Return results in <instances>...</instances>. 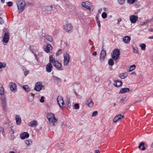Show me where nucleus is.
<instances>
[{
	"label": "nucleus",
	"mask_w": 153,
	"mask_h": 153,
	"mask_svg": "<svg viewBox=\"0 0 153 153\" xmlns=\"http://www.w3.org/2000/svg\"><path fill=\"white\" fill-rule=\"evenodd\" d=\"M18 11L19 13L22 12L25 8L26 2L23 0H18L16 2Z\"/></svg>",
	"instance_id": "f257e3e1"
},
{
	"label": "nucleus",
	"mask_w": 153,
	"mask_h": 153,
	"mask_svg": "<svg viewBox=\"0 0 153 153\" xmlns=\"http://www.w3.org/2000/svg\"><path fill=\"white\" fill-rule=\"evenodd\" d=\"M47 117L51 126H54L57 124V120L53 114L48 113L47 115Z\"/></svg>",
	"instance_id": "f03ea898"
},
{
	"label": "nucleus",
	"mask_w": 153,
	"mask_h": 153,
	"mask_svg": "<svg viewBox=\"0 0 153 153\" xmlns=\"http://www.w3.org/2000/svg\"><path fill=\"white\" fill-rule=\"evenodd\" d=\"M82 6L84 7L89 10H93L94 9V7L92 3L88 1L83 2L82 3Z\"/></svg>",
	"instance_id": "7ed1b4c3"
},
{
	"label": "nucleus",
	"mask_w": 153,
	"mask_h": 153,
	"mask_svg": "<svg viewBox=\"0 0 153 153\" xmlns=\"http://www.w3.org/2000/svg\"><path fill=\"white\" fill-rule=\"evenodd\" d=\"M1 106L4 111H6L7 109L6 98L4 96H1L0 97Z\"/></svg>",
	"instance_id": "20e7f679"
},
{
	"label": "nucleus",
	"mask_w": 153,
	"mask_h": 153,
	"mask_svg": "<svg viewBox=\"0 0 153 153\" xmlns=\"http://www.w3.org/2000/svg\"><path fill=\"white\" fill-rule=\"evenodd\" d=\"M120 55V51L119 49H116L113 51L112 57L113 59L115 60L117 59Z\"/></svg>",
	"instance_id": "39448f33"
},
{
	"label": "nucleus",
	"mask_w": 153,
	"mask_h": 153,
	"mask_svg": "<svg viewBox=\"0 0 153 153\" xmlns=\"http://www.w3.org/2000/svg\"><path fill=\"white\" fill-rule=\"evenodd\" d=\"M64 27L67 32H70L73 29V26L71 23L66 22L64 25Z\"/></svg>",
	"instance_id": "423d86ee"
},
{
	"label": "nucleus",
	"mask_w": 153,
	"mask_h": 153,
	"mask_svg": "<svg viewBox=\"0 0 153 153\" xmlns=\"http://www.w3.org/2000/svg\"><path fill=\"white\" fill-rule=\"evenodd\" d=\"M53 66L59 71H62L63 69L62 68V65L61 63L59 62L58 61H55L53 63Z\"/></svg>",
	"instance_id": "0eeeda50"
},
{
	"label": "nucleus",
	"mask_w": 153,
	"mask_h": 153,
	"mask_svg": "<svg viewBox=\"0 0 153 153\" xmlns=\"http://www.w3.org/2000/svg\"><path fill=\"white\" fill-rule=\"evenodd\" d=\"M106 51L104 50V48H103L101 51L100 55V60L101 62H102L104 61L106 58Z\"/></svg>",
	"instance_id": "6e6552de"
},
{
	"label": "nucleus",
	"mask_w": 153,
	"mask_h": 153,
	"mask_svg": "<svg viewBox=\"0 0 153 153\" xmlns=\"http://www.w3.org/2000/svg\"><path fill=\"white\" fill-rule=\"evenodd\" d=\"M64 58L63 61L64 65V66L67 65L69 63L70 60V56L69 54L68 53H65L64 55Z\"/></svg>",
	"instance_id": "1a4fd4ad"
},
{
	"label": "nucleus",
	"mask_w": 153,
	"mask_h": 153,
	"mask_svg": "<svg viewBox=\"0 0 153 153\" xmlns=\"http://www.w3.org/2000/svg\"><path fill=\"white\" fill-rule=\"evenodd\" d=\"M124 118V116L123 115H122L121 114H119L116 116L114 118L113 121L114 122L116 123L117 121H120L122 119H123Z\"/></svg>",
	"instance_id": "9d476101"
},
{
	"label": "nucleus",
	"mask_w": 153,
	"mask_h": 153,
	"mask_svg": "<svg viewBox=\"0 0 153 153\" xmlns=\"http://www.w3.org/2000/svg\"><path fill=\"white\" fill-rule=\"evenodd\" d=\"M42 83L41 82H37L35 84V86L34 88L35 90L39 91L42 89Z\"/></svg>",
	"instance_id": "9b49d317"
},
{
	"label": "nucleus",
	"mask_w": 153,
	"mask_h": 153,
	"mask_svg": "<svg viewBox=\"0 0 153 153\" xmlns=\"http://www.w3.org/2000/svg\"><path fill=\"white\" fill-rule=\"evenodd\" d=\"M85 103L89 107H92L94 105V103L91 97L88 98L85 101Z\"/></svg>",
	"instance_id": "f8f14e48"
},
{
	"label": "nucleus",
	"mask_w": 153,
	"mask_h": 153,
	"mask_svg": "<svg viewBox=\"0 0 153 153\" xmlns=\"http://www.w3.org/2000/svg\"><path fill=\"white\" fill-rule=\"evenodd\" d=\"M9 39V35L8 32L5 33L3 39V42L5 43H7Z\"/></svg>",
	"instance_id": "ddd939ff"
},
{
	"label": "nucleus",
	"mask_w": 153,
	"mask_h": 153,
	"mask_svg": "<svg viewBox=\"0 0 153 153\" xmlns=\"http://www.w3.org/2000/svg\"><path fill=\"white\" fill-rule=\"evenodd\" d=\"M29 135L27 132H24L22 133L20 135V137L22 140H24L26 138H28L29 137Z\"/></svg>",
	"instance_id": "4468645a"
},
{
	"label": "nucleus",
	"mask_w": 153,
	"mask_h": 153,
	"mask_svg": "<svg viewBox=\"0 0 153 153\" xmlns=\"http://www.w3.org/2000/svg\"><path fill=\"white\" fill-rule=\"evenodd\" d=\"M46 71L48 72H50L52 70L53 66L51 63H48L45 67Z\"/></svg>",
	"instance_id": "2eb2a0df"
},
{
	"label": "nucleus",
	"mask_w": 153,
	"mask_h": 153,
	"mask_svg": "<svg viewBox=\"0 0 153 153\" xmlns=\"http://www.w3.org/2000/svg\"><path fill=\"white\" fill-rule=\"evenodd\" d=\"M9 86L11 91H14L16 89L17 85L15 83L13 82H10L9 84Z\"/></svg>",
	"instance_id": "dca6fc26"
},
{
	"label": "nucleus",
	"mask_w": 153,
	"mask_h": 153,
	"mask_svg": "<svg viewBox=\"0 0 153 153\" xmlns=\"http://www.w3.org/2000/svg\"><path fill=\"white\" fill-rule=\"evenodd\" d=\"M113 84L115 86L119 87L122 85L123 82L121 81H119L118 79H116L114 81Z\"/></svg>",
	"instance_id": "f3484780"
},
{
	"label": "nucleus",
	"mask_w": 153,
	"mask_h": 153,
	"mask_svg": "<svg viewBox=\"0 0 153 153\" xmlns=\"http://www.w3.org/2000/svg\"><path fill=\"white\" fill-rule=\"evenodd\" d=\"M137 17L134 15H131L130 17V21L132 23H134L136 22L137 21Z\"/></svg>",
	"instance_id": "a211bd4d"
},
{
	"label": "nucleus",
	"mask_w": 153,
	"mask_h": 153,
	"mask_svg": "<svg viewBox=\"0 0 153 153\" xmlns=\"http://www.w3.org/2000/svg\"><path fill=\"white\" fill-rule=\"evenodd\" d=\"M53 6H47L45 8V11L47 13H50L53 10Z\"/></svg>",
	"instance_id": "6ab92c4d"
},
{
	"label": "nucleus",
	"mask_w": 153,
	"mask_h": 153,
	"mask_svg": "<svg viewBox=\"0 0 153 153\" xmlns=\"http://www.w3.org/2000/svg\"><path fill=\"white\" fill-rule=\"evenodd\" d=\"M131 38L128 36H126L123 38V41L126 43H128L130 42Z\"/></svg>",
	"instance_id": "aec40b11"
},
{
	"label": "nucleus",
	"mask_w": 153,
	"mask_h": 153,
	"mask_svg": "<svg viewBox=\"0 0 153 153\" xmlns=\"http://www.w3.org/2000/svg\"><path fill=\"white\" fill-rule=\"evenodd\" d=\"M37 122L35 120H33V121L30 122L28 125L31 127H33L37 125Z\"/></svg>",
	"instance_id": "412c9836"
},
{
	"label": "nucleus",
	"mask_w": 153,
	"mask_h": 153,
	"mask_svg": "<svg viewBox=\"0 0 153 153\" xmlns=\"http://www.w3.org/2000/svg\"><path fill=\"white\" fill-rule=\"evenodd\" d=\"M130 91L129 88H123L121 89L120 92L119 94H123L125 93L128 92Z\"/></svg>",
	"instance_id": "4be33fe9"
},
{
	"label": "nucleus",
	"mask_w": 153,
	"mask_h": 153,
	"mask_svg": "<svg viewBox=\"0 0 153 153\" xmlns=\"http://www.w3.org/2000/svg\"><path fill=\"white\" fill-rule=\"evenodd\" d=\"M51 48H52V47L50 44H47L44 48V51L47 53L50 52Z\"/></svg>",
	"instance_id": "5701e85b"
},
{
	"label": "nucleus",
	"mask_w": 153,
	"mask_h": 153,
	"mask_svg": "<svg viewBox=\"0 0 153 153\" xmlns=\"http://www.w3.org/2000/svg\"><path fill=\"white\" fill-rule=\"evenodd\" d=\"M57 104L59 105L60 107L62 109V106H61V105L60 104L59 102V101H61V100H63L62 97L61 96H58L57 98Z\"/></svg>",
	"instance_id": "b1692460"
},
{
	"label": "nucleus",
	"mask_w": 153,
	"mask_h": 153,
	"mask_svg": "<svg viewBox=\"0 0 153 153\" xmlns=\"http://www.w3.org/2000/svg\"><path fill=\"white\" fill-rule=\"evenodd\" d=\"M22 88L26 92H29L30 90V88L27 85H23Z\"/></svg>",
	"instance_id": "393cba45"
},
{
	"label": "nucleus",
	"mask_w": 153,
	"mask_h": 153,
	"mask_svg": "<svg viewBox=\"0 0 153 153\" xmlns=\"http://www.w3.org/2000/svg\"><path fill=\"white\" fill-rule=\"evenodd\" d=\"M16 123L18 124H20L21 123V118L19 115H17L16 116Z\"/></svg>",
	"instance_id": "a878e982"
},
{
	"label": "nucleus",
	"mask_w": 153,
	"mask_h": 153,
	"mask_svg": "<svg viewBox=\"0 0 153 153\" xmlns=\"http://www.w3.org/2000/svg\"><path fill=\"white\" fill-rule=\"evenodd\" d=\"M127 76V74L126 73H122L120 74V77L122 79H124L126 78Z\"/></svg>",
	"instance_id": "bb28decb"
},
{
	"label": "nucleus",
	"mask_w": 153,
	"mask_h": 153,
	"mask_svg": "<svg viewBox=\"0 0 153 153\" xmlns=\"http://www.w3.org/2000/svg\"><path fill=\"white\" fill-rule=\"evenodd\" d=\"M34 94L31 93L29 95V101H31L33 100L34 98Z\"/></svg>",
	"instance_id": "cd10ccee"
},
{
	"label": "nucleus",
	"mask_w": 153,
	"mask_h": 153,
	"mask_svg": "<svg viewBox=\"0 0 153 153\" xmlns=\"http://www.w3.org/2000/svg\"><path fill=\"white\" fill-rule=\"evenodd\" d=\"M56 60H55V59H54L53 58V57L52 55H50L49 56V63H53V62L55 61H56Z\"/></svg>",
	"instance_id": "c85d7f7f"
},
{
	"label": "nucleus",
	"mask_w": 153,
	"mask_h": 153,
	"mask_svg": "<svg viewBox=\"0 0 153 153\" xmlns=\"http://www.w3.org/2000/svg\"><path fill=\"white\" fill-rule=\"evenodd\" d=\"M136 68V66L134 65H131L129 69H128V71H131L134 70Z\"/></svg>",
	"instance_id": "c756f323"
},
{
	"label": "nucleus",
	"mask_w": 153,
	"mask_h": 153,
	"mask_svg": "<svg viewBox=\"0 0 153 153\" xmlns=\"http://www.w3.org/2000/svg\"><path fill=\"white\" fill-rule=\"evenodd\" d=\"M113 59H109L108 64L110 66H112L114 64V61Z\"/></svg>",
	"instance_id": "7c9ffc66"
},
{
	"label": "nucleus",
	"mask_w": 153,
	"mask_h": 153,
	"mask_svg": "<svg viewBox=\"0 0 153 153\" xmlns=\"http://www.w3.org/2000/svg\"><path fill=\"white\" fill-rule=\"evenodd\" d=\"M45 38L48 40L50 42H51L53 41V38L51 36L49 35H47L45 36Z\"/></svg>",
	"instance_id": "2f4dec72"
},
{
	"label": "nucleus",
	"mask_w": 153,
	"mask_h": 153,
	"mask_svg": "<svg viewBox=\"0 0 153 153\" xmlns=\"http://www.w3.org/2000/svg\"><path fill=\"white\" fill-rule=\"evenodd\" d=\"M25 143L27 145L29 146L32 143V141L31 140L28 139L26 140L25 141Z\"/></svg>",
	"instance_id": "473e14b6"
},
{
	"label": "nucleus",
	"mask_w": 153,
	"mask_h": 153,
	"mask_svg": "<svg viewBox=\"0 0 153 153\" xmlns=\"http://www.w3.org/2000/svg\"><path fill=\"white\" fill-rule=\"evenodd\" d=\"M140 47L141 48V50L143 51H145L146 49V45L145 44H142L140 45Z\"/></svg>",
	"instance_id": "72a5a7b5"
},
{
	"label": "nucleus",
	"mask_w": 153,
	"mask_h": 153,
	"mask_svg": "<svg viewBox=\"0 0 153 153\" xmlns=\"http://www.w3.org/2000/svg\"><path fill=\"white\" fill-rule=\"evenodd\" d=\"M133 52L135 53H137L138 52V49L137 47H133Z\"/></svg>",
	"instance_id": "f704fd0d"
},
{
	"label": "nucleus",
	"mask_w": 153,
	"mask_h": 153,
	"mask_svg": "<svg viewBox=\"0 0 153 153\" xmlns=\"http://www.w3.org/2000/svg\"><path fill=\"white\" fill-rule=\"evenodd\" d=\"M6 64L5 63H1V62L0 63V69L1 68H4L6 67Z\"/></svg>",
	"instance_id": "c9c22d12"
},
{
	"label": "nucleus",
	"mask_w": 153,
	"mask_h": 153,
	"mask_svg": "<svg viewBox=\"0 0 153 153\" xmlns=\"http://www.w3.org/2000/svg\"><path fill=\"white\" fill-rule=\"evenodd\" d=\"M126 0H118V3L121 5L123 4L125 2Z\"/></svg>",
	"instance_id": "e433bc0d"
},
{
	"label": "nucleus",
	"mask_w": 153,
	"mask_h": 153,
	"mask_svg": "<svg viewBox=\"0 0 153 153\" xmlns=\"http://www.w3.org/2000/svg\"><path fill=\"white\" fill-rule=\"evenodd\" d=\"M107 16V13L105 12H103L102 14V17L103 19H105Z\"/></svg>",
	"instance_id": "4c0bfd02"
},
{
	"label": "nucleus",
	"mask_w": 153,
	"mask_h": 153,
	"mask_svg": "<svg viewBox=\"0 0 153 153\" xmlns=\"http://www.w3.org/2000/svg\"><path fill=\"white\" fill-rule=\"evenodd\" d=\"M96 20L97 22V23L98 24V26L99 27H100V21L99 20V19L98 18H97L96 19Z\"/></svg>",
	"instance_id": "58836bf2"
},
{
	"label": "nucleus",
	"mask_w": 153,
	"mask_h": 153,
	"mask_svg": "<svg viewBox=\"0 0 153 153\" xmlns=\"http://www.w3.org/2000/svg\"><path fill=\"white\" fill-rule=\"evenodd\" d=\"M4 93V89L3 88H0V95H3Z\"/></svg>",
	"instance_id": "ea45409f"
},
{
	"label": "nucleus",
	"mask_w": 153,
	"mask_h": 153,
	"mask_svg": "<svg viewBox=\"0 0 153 153\" xmlns=\"http://www.w3.org/2000/svg\"><path fill=\"white\" fill-rule=\"evenodd\" d=\"M13 4V3L12 1H9L7 2V5L10 7L12 6Z\"/></svg>",
	"instance_id": "a19ab883"
},
{
	"label": "nucleus",
	"mask_w": 153,
	"mask_h": 153,
	"mask_svg": "<svg viewBox=\"0 0 153 153\" xmlns=\"http://www.w3.org/2000/svg\"><path fill=\"white\" fill-rule=\"evenodd\" d=\"M74 108L76 109H78L79 108V105L78 104L76 103L74 105Z\"/></svg>",
	"instance_id": "79ce46f5"
},
{
	"label": "nucleus",
	"mask_w": 153,
	"mask_h": 153,
	"mask_svg": "<svg viewBox=\"0 0 153 153\" xmlns=\"http://www.w3.org/2000/svg\"><path fill=\"white\" fill-rule=\"evenodd\" d=\"M62 50L59 49V50L58 51L56 52V56H59L60 55L61 53Z\"/></svg>",
	"instance_id": "37998d69"
},
{
	"label": "nucleus",
	"mask_w": 153,
	"mask_h": 153,
	"mask_svg": "<svg viewBox=\"0 0 153 153\" xmlns=\"http://www.w3.org/2000/svg\"><path fill=\"white\" fill-rule=\"evenodd\" d=\"M136 0H127L128 3L131 4H133L135 1Z\"/></svg>",
	"instance_id": "c03bdc74"
},
{
	"label": "nucleus",
	"mask_w": 153,
	"mask_h": 153,
	"mask_svg": "<svg viewBox=\"0 0 153 153\" xmlns=\"http://www.w3.org/2000/svg\"><path fill=\"white\" fill-rule=\"evenodd\" d=\"M144 145L145 143L143 142H142L138 146V148L140 149L141 146H144Z\"/></svg>",
	"instance_id": "a18cd8bd"
},
{
	"label": "nucleus",
	"mask_w": 153,
	"mask_h": 153,
	"mask_svg": "<svg viewBox=\"0 0 153 153\" xmlns=\"http://www.w3.org/2000/svg\"><path fill=\"white\" fill-rule=\"evenodd\" d=\"M98 114V112L97 111H94L92 114V116L94 117L97 115Z\"/></svg>",
	"instance_id": "49530a36"
},
{
	"label": "nucleus",
	"mask_w": 153,
	"mask_h": 153,
	"mask_svg": "<svg viewBox=\"0 0 153 153\" xmlns=\"http://www.w3.org/2000/svg\"><path fill=\"white\" fill-rule=\"evenodd\" d=\"M53 77L54 80L57 81H59L60 80V79L59 77H57L54 76Z\"/></svg>",
	"instance_id": "de8ad7c7"
},
{
	"label": "nucleus",
	"mask_w": 153,
	"mask_h": 153,
	"mask_svg": "<svg viewBox=\"0 0 153 153\" xmlns=\"http://www.w3.org/2000/svg\"><path fill=\"white\" fill-rule=\"evenodd\" d=\"M44 97L43 96H42L40 99V102H44Z\"/></svg>",
	"instance_id": "09e8293b"
},
{
	"label": "nucleus",
	"mask_w": 153,
	"mask_h": 153,
	"mask_svg": "<svg viewBox=\"0 0 153 153\" xmlns=\"http://www.w3.org/2000/svg\"><path fill=\"white\" fill-rule=\"evenodd\" d=\"M71 103V102H70V98H67V99H66V104H67L68 103Z\"/></svg>",
	"instance_id": "8fccbe9b"
},
{
	"label": "nucleus",
	"mask_w": 153,
	"mask_h": 153,
	"mask_svg": "<svg viewBox=\"0 0 153 153\" xmlns=\"http://www.w3.org/2000/svg\"><path fill=\"white\" fill-rule=\"evenodd\" d=\"M66 105L67 106V109L68 110H69V109H70L71 108V103H68L67 104H66Z\"/></svg>",
	"instance_id": "3c124183"
},
{
	"label": "nucleus",
	"mask_w": 153,
	"mask_h": 153,
	"mask_svg": "<svg viewBox=\"0 0 153 153\" xmlns=\"http://www.w3.org/2000/svg\"><path fill=\"white\" fill-rule=\"evenodd\" d=\"M4 22V21L2 18L0 17V24H2Z\"/></svg>",
	"instance_id": "603ef678"
},
{
	"label": "nucleus",
	"mask_w": 153,
	"mask_h": 153,
	"mask_svg": "<svg viewBox=\"0 0 153 153\" xmlns=\"http://www.w3.org/2000/svg\"><path fill=\"white\" fill-rule=\"evenodd\" d=\"M9 132L11 134H13L14 133V131L12 129H11L10 130Z\"/></svg>",
	"instance_id": "864d4df0"
},
{
	"label": "nucleus",
	"mask_w": 153,
	"mask_h": 153,
	"mask_svg": "<svg viewBox=\"0 0 153 153\" xmlns=\"http://www.w3.org/2000/svg\"><path fill=\"white\" fill-rule=\"evenodd\" d=\"M59 102H60V103L62 105V106L63 105H64V101H63V100H61V101H59Z\"/></svg>",
	"instance_id": "5fc2aeb1"
},
{
	"label": "nucleus",
	"mask_w": 153,
	"mask_h": 153,
	"mask_svg": "<svg viewBox=\"0 0 153 153\" xmlns=\"http://www.w3.org/2000/svg\"><path fill=\"white\" fill-rule=\"evenodd\" d=\"M122 21V19L120 18H118L117 19V24H119L120 23V22Z\"/></svg>",
	"instance_id": "6e6d98bb"
},
{
	"label": "nucleus",
	"mask_w": 153,
	"mask_h": 153,
	"mask_svg": "<svg viewBox=\"0 0 153 153\" xmlns=\"http://www.w3.org/2000/svg\"><path fill=\"white\" fill-rule=\"evenodd\" d=\"M29 73V71H25L24 72V75L25 76H27Z\"/></svg>",
	"instance_id": "4d7b16f0"
},
{
	"label": "nucleus",
	"mask_w": 153,
	"mask_h": 153,
	"mask_svg": "<svg viewBox=\"0 0 153 153\" xmlns=\"http://www.w3.org/2000/svg\"><path fill=\"white\" fill-rule=\"evenodd\" d=\"M97 54V53L96 51H94L92 53L93 55L94 56H96Z\"/></svg>",
	"instance_id": "13d9d810"
},
{
	"label": "nucleus",
	"mask_w": 153,
	"mask_h": 153,
	"mask_svg": "<svg viewBox=\"0 0 153 153\" xmlns=\"http://www.w3.org/2000/svg\"><path fill=\"white\" fill-rule=\"evenodd\" d=\"M143 146V148L141 149V150L142 151L145 150L146 149L145 147L144 146Z\"/></svg>",
	"instance_id": "bf43d9fd"
},
{
	"label": "nucleus",
	"mask_w": 153,
	"mask_h": 153,
	"mask_svg": "<svg viewBox=\"0 0 153 153\" xmlns=\"http://www.w3.org/2000/svg\"><path fill=\"white\" fill-rule=\"evenodd\" d=\"M125 100V98H123L121 99L120 101L122 102H123Z\"/></svg>",
	"instance_id": "052dcab7"
},
{
	"label": "nucleus",
	"mask_w": 153,
	"mask_h": 153,
	"mask_svg": "<svg viewBox=\"0 0 153 153\" xmlns=\"http://www.w3.org/2000/svg\"><path fill=\"white\" fill-rule=\"evenodd\" d=\"M95 153H100V152L99 150H96L95 151Z\"/></svg>",
	"instance_id": "680f3d73"
},
{
	"label": "nucleus",
	"mask_w": 153,
	"mask_h": 153,
	"mask_svg": "<svg viewBox=\"0 0 153 153\" xmlns=\"http://www.w3.org/2000/svg\"><path fill=\"white\" fill-rule=\"evenodd\" d=\"M3 88L2 84L0 83V88Z\"/></svg>",
	"instance_id": "e2e57ef3"
},
{
	"label": "nucleus",
	"mask_w": 153,
	"mask_h": 153,
	"mask_svg": "<svg viewBox=\"0 0 153 153\" xmlns=\"http://www.w3.org/2000/svg\"><path fill=\"white\" fill-rule=\"evenodd\" d=\"M149 30L150 32H153V29H149Z\"/></svg>",
	"instance_id": "0e129e2a"
},
{
	"label": "nucleus",
	"mask_w": 153,
	"mask_h": 153,
	"mask_svg": "<svg viewBox=\"0 0 153 153\" xmlns=\"http://www.w3.org/2000/svg\"><path fill=\"white\" fill-rule=\"evenodd\" d=\"M131 74L133 75V74H135L136 75V73L135 71H133L132 72V73H131Z\"/></svg>",
	"instance_id": "69168bd1"
},
{
	"label": "nucleus",
	"mask_w": 153,
	"mask_h": 153,
	"mask_svg": "<svg viewBox=\"0 0 153 153\" xmlns=\"http://www.w3.org/2000/svg\"><path fill=\"white\" fill-rule=\"evenodd\" d=\"M149 39H153V36H149Z\"/></svg>",
	"instance_id": "338daca9"
},
{
	"label": "nucleus",
	"mask_w": 153,
	"mask_h": 153,
	"mask_svg": "<svg viewBox=\"0 0 153 153\" xmlns=\"http://www.w3.org/2000/svg\"><path fill=\"white\" fill-rule=\"evenodd\" d=\"M1 1L2 3H4L5 2V0H1Z\"/></svg>",
	"instance_id": "774afa93"
}]
</instances>
